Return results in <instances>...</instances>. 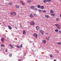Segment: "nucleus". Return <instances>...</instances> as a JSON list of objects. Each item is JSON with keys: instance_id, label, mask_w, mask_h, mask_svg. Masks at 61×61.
I'll use <instances>...</instances> for the list:
<instances>
[{"instance_id": "nucleus-1", "label": "nucleus", "mask_w": 61, "mask_h": 61, "mask_svg": "<svg viewBox=\"0 0 61 61\" xmlns=\"http://www.w3.org/2000/svg\"><path fill=\"white\" fill-rule=\"evenodd\" d=\"M55 25L56 26L58 29H59L60 28V26L59 24H55Z\"/></svg>"}, {"instance_id": "nucleus-2", "label": "nucleus", "mask_w": 61, "mask_h": 61, "mask_svg": "<svg viewBox=\"0 0 61 61\" xmlns=\"http://www.w3.org/2000/svg\"><path fill=\"white\" fill-rule=\"evenodd\" d=\"M10 14L11 15H13L15 16L16 15V13L15 12H12L10 13Z\"/></svg>"}, {"instance_id": "nucleus-3", "label": "nucleus", "mask_w": 61, "mask_h": 61, "mask_svg": "<svg viewBox=\"0 0 61 61\" xmlns=\"http://www.w3.org/2000/svg\"><path fill=\"white\" fill-rule=\"evenodd\" d=\"M30 24L31 25H35V23L32 21L31 22Z\"/></svg>"}, {"instance_id": "nucleus-4", "label": "nucleus", "mask_w": 61, "mask_h": 61, "mask_svg": "<svg viewBox=\"0 0 61 61\" xmlns=\"http://www.w3.org/2000/svg\"><path fill=\"white\" fill-rule=\"evenodd\" d=\"M40 32L42 34V35H44V31L43 30H41Z\"/></svg>"}, {"instance_id": "nucleus-5", "label": "nucleus", "mask_w": 61, "mask_h": 61, "mask_svg": "<svg viewBox=\"0 0 61 61\" xmlns=\"http://www.w3.org/2000/svg\"><path fill=\"white\" fill-rule=\"evenodd\" d=\"M27 2L28 3H29L30 4L31 3V2H32V1L31 0H29L27 1Z\"/></svg>"}, {"instance_id": "nucleus-6", "label": "nucleus", "mask_w": 61, "mask_h": 61, "mask_svg": "<svg viewBox=\"0 0 61 61\" xmlns=\"http://www.w3.org/2000/svg\"><path fill=\"white\" fill-rule=\"evenodd\" d=\"M15 6L17 8H19V6L18 5H15Z\"/></svg>"}, {"instance_id": "nucleus-7", "label": "nucleus", "mask_w": 61, "mask_h": 61, "mask_svg": "<svg viewBox=\"0 0 61 61\" xmlns=\"http://www.w3.org/2000/svg\"><path fill=\"white\" fill-rule=\"evenodd\" d=\"M40 29V28L38 26H37L36 27V29L37 30H38Z\"/></svg>"}, {"instance_id": "nucleus-8", "label": "nucleus", "mask_w": 61, "mask_h": 61, "mask_svg": "<svg viewBox=\"0 0 61 61\" xmlns=\"http://www.w3.org/2000/svg\"><path fill=\"white\" fill-rule=\"evenodd\" d=\"M34 36L35 37H36V38L37 37V34H36V33H34Z\"/></svg>"}, {"instance_id": "nucleus-9", "label": "nucleus", "mask_w": 61, "mask_h": 61, "mask_svg": "<svg viewBox=\"0 0 61 61\" xmlns=\"http://www.w3.org/2000/svg\"><path fill=\"white\" fill-rule=\"evenodd\" d=\"M47 0H43V2L44 3H47Z\"/></svg>"}, {"instance_id": "nucleus-10", "label": "nucleus", "mask_w": 61, "mask_h": 61, "mask_svg": "<svg viewBox=\"0 0 61 61\" xmlns=\"http://www.w3.org/2000/svg\"><path fill=\"white\" fill-rule=\"evenodd\" d=\"M8 27L9 29H10V30H11V29H12V28L10 26H8Z\"/></svg>"}, {"instance_id": "nucleus-11", "label": "nucleus", "mask_w": 61, "mask_h": 61, "mask_svg": "<svg viewBox=\"0 0 61 61\" xmlns=\"http://www.w3.org/2000/svg\"><path fill=\"white\" fill-rule=\"evenodd\" d=\"M45 17L48 18L49 17V16L48 15H46L45 16Z\"/></svg>"}, {"instance_id": "nucleus-12", "label": "nucleus", "mask_w": 61, "mask_h": 61, "mask_svg": "<svg viewBox=\"0 0 61 61\" xmlns=\"http://www.w3.org/2000/svg\"><path fill=\"white\" fill-rule=\"evenodd\" d=\"M42 41L44 44H45L46 42V41L45 40H42Z\"/></svg>"}, {"instance_id": "nucleus-13", "label": "nucleus", "mask_w": 61, "mask_h": 61, "mask_svg": "<svg viewBox=\"0 0 61 61\" xmlns=\"http://www.w3.org/2000/svg\"><path fill=\"white\" fill-rule=\"evenodd\" d=\"M30 17H31V18H33L34 16H33V14H31L30 15Z\"/></svg>"}, {"instance_id": "nucleus-14", "label": "nucleus", "mask_w": 61, "mask_h": 61, "mask_svg": "<svg viewBox=\"0 0 61 61\" xmlns=\"http://www.w3.org/2000/svg\"><path fill=\"white\" fill-rule=\"evenodd\" d=\"M34 6H31V7H30V9H34Z\"/></svg>"}, {"instance_id": "nucleus-15", "label": "nucleus", "mask_w": 61, "mask_h": 61, "mask_svg": "<svg viewBox=\"0 0 61 61\" xmlns=\"http://www.w3.org/2000/svg\"><path fill=\"white\" fill-rule=\"evenodd\" d=\"M4 40V38H2L1 39V42H3Z\"/></svg>"}, {"instance_id": "nucleus-16", "label": "nucleus", "mask_w": 61, "mask_h": 61, "mask_svg": "<svg viewBox=\"0 0 61 61\" xmlns=\"http://www.w3.org/2000/svg\"><path fill=\"white\" fill-rule=\"evenodd\" d=\"M40 7H41V6L39 5H38L37 6V7H38V8H40Z\"/></svg>"}, {"instance_id": "nucleus-17", "label": "nucleus", "mask_w": 61, "mask_h": 61, "mask_svg": "<svg viewBox=\"0 0 61 61\" xmlns=\"http://www.w3.org/2000/svg\"><path fill=\"white\" fill-rule=\"evenodd\" d=\"M41 9H43V8H44V6H41Z\"/></svg>"}, {"instance_id": "nucleus-18", "label": "nucleus", "mask_w": 61, "mask_h": 61, "mask_svg": "<svg viewBox=\"0 0 61 61\" xmlns=\"http://www.w3.org/2000/svg\"><path fill=\"white\" fill-rule=\"evenodd\" d=\"M50 12V13H51V14L54 13V11H53V10H51Z\"/></svg>"}, {"instance_id": "nucleus-19", "label": "nucleus", "mask_w": 61, "mask_h": 61, "mask_svg": "<svg viewBox=\"0 0 61 61\" xmlns=\"http://www.w3.org/2000/svg\"><path fill=\"white\" fill-rule=\"evenodd\" d=\"M23 33L24 34H25L26 33V32L25 31V30H23Z\"/></svg>"}, {"instance_id": "nucleus-20", "label": "nucleus", "mask_w": 61, "mask_h": 61, "mask_svg": "<svg viewBox=\"0 0 61 61\" xmlns=\"http://www.w3.org/2000/svg\"><path fill=\"white\" fill-rule=\"evenodd\" d=\"M55 31L56 32H58V30L56 29V30H55Z\"/></svg>"}, {"instance_id": "nucleus-21", "label": "nucleus", "mask_w": 61, "mask_h": 61, "mask_svg": "<svg viewBox=\"0 0 61 61\" xmlns=\"http://www.w3.org/2000/svg\"><path fill=\"white\" fill-rule=\"evenodd\" d=\"M51 15L52 16H55V15L53 14H51Z\"/></svg>"}, {"instance_id": "nucleus-22", "label": "nucleus", "mask_w": 61, "mask_h": 61, "mask_svg": "<svg viewBox=\"0 0 61 61\" xmlns=\"http://www.w3.org/2000/svg\"><path fill=\"white\" fill-rule=\"evenodd\" d=\"M58 45H61V42H59L57 43Z\"/></svg>"}, {"instance_id": "nucleus-23", "label": "nucleus", "mask_w": 61, "mask_h": 61, "mask_svg": "<svg viewBox=\"0 0 61 61\" xmlns=\"http://www.w3.org/2000/svg\"><path fill=\"white\" fill-rule=\"evenodd\" d=\"M10 46L11 47V48H14V47H13V46L12 45L10 44Z\"/></svg>"}, {"instance_id": "nucleus-24", "label": "nucleus", "mask_w": 61, "mask_h": 61, "mask_svg": "<svg viewBox=\"0 0 61 61\" xmlns=\"http://www.w3.org/2000/svg\"><path fill=\"white\" fill-rule=\"evenodd\" d=\"M8 4L9 5H11V4H12V3L11 2H10L8 3Z\"/></svg>"}, {"instance_id": "nucleus-25", "label": "nucleus", "mask_w": 61, "mask_h": 61, "mask_svg": "<svg viewBox=\"0 0 61 61\" xmlns=\"http://www.w3.org/2000/svg\"><path fill=\"white\" fill-rule=\"evenodd\" d=\"M38 11L39 12H41L42 11V10H41L39 9L38 10Z\"/></svg>"}, {"instance_id": "nucleus-26", "label": "nucleus", "mask_w": 61, "mask_h": 61, "mask_svg": "<svg viewBox=\"0 0 61 61\" xmlns=\"http://www.w3.org/2000/svg\"><path fill=\"white\" fill-rule=\"evenodd\" d=\"M33 15H34V16H36V15H36V13H34V14Z\"/></svg>"}, {"instance_id": "nucleus-27", "label": "nucleus", "mask_w": 61, "mask_h": 61, "mask_svg": "<svg viewBox=\"0 0 61 61\" xmlns=\"http://www.w3.org/2000/svg\"><path fill=\"white\" fill-rule=\"evenodd\" d=\"M1 46H2V47H4V46H5V45H4L1 44Z\"/></svg>"}, {"instance_id": "nucleus-28", "label": "nucleus", "mask_w": 61, "mask_h": 61, "mask_svg": "<svg viewBox=\"0 0 61 61\" xmlns=\"http://www.w3.org/2000/svg\"><path fill=\"white\" fill-rule=\"evenodd\" d=\"M15 46H16L17 47H18V48H19V46L17 45H15Z\"/></svg>"}, {"instance_id": "nucleus-29", "label": "nucleus", "mask_w": 61, "mask_h": 61, "mask_svg": "<svg viewBox=\"0 0 61 61\" xmlns=\"http://www.w3.org/2000/svg\"><path fill=\"white\" fill-rule=\"evenodd\" d=\"M42 11L44 13H45V12H46V10H42Z\"/></svg>"}, {"instance_id": "nucleus-30", "label": "nucleus", "mask_w": 61, "mask_h": 61, "mask_svg": "<svg viewBox=\"0 0 61 61\" xmlns=\"http://www.w3.org/2000/svg\"><path fill=\"white\" fill-rule=\"evenodd\" d=\"M47 1L48 2H50L51 1V0H47Z\"/></svg>"}, {"instance_id": "nucleus-31", "label": "nucleus", "mask_w": 61, "mask_h": 61, "mask_svg": "<svg viewBox=\"0 0 61 61\" xmlns=\"http://www.w3.org/2000/svg\"><path fill=\"white\" fill-rule=\"evenodd\" d=\"M20 47H21V48H22V47H23L22 45L21 44L20 45Z\"/></svg>"}, {"instance_id": "nucleus-32", "label": "nucleus", "mask_w": 61, "mask_h": 61, "mask_svg": "<svg viewBox=\"0 0 61 61\" xmlns=\"http://www.w3.org/2000/svg\"><path fill=\"white\" fill-rule=\"evenodd\" d=\"M25 5V4H24V2H22V5Z\"/></svg>"}, {"instance_id": "nucleus-33", "label": "nucleus", "mask_w": 61, "mask_h": 61, "mask_svg": "<svg viewBox=\"0 0 61 61\" xmlns=\"http://www.w3.org/2000/svg\"><path fill=\"white\" fill-rule=\"evenodd\" d=\"M46 39H47V40H49V39H48V38H47V37H46Z\"/></svg>"}, {"instance_id": "nucleus-34", "label": "nucleus", "mask_w": 61, "mask_h": 61, "mask_svg": "<svg viewBox=\"0 0 61 61\" xmlns=\"http://www.w3.org/2000/svg\"><path fill=\"white\" fill-rule=\"evenodd\" d=\"M12 56V54H10L9 55V56L10 57H11Z\"/></svg>"}, {"instance_id": "nucleus-35", "label": "nucleus", "mask_w": 61, "mask_h": 61, "mask_svg": "<svg viewBox=\"0 0 61 61\" xmlns=\"http://www.w3.org/2000/svg\"><path fill=\"white\" fill-rule=\"evenodd\" d=\"M34 10L35 11H36V10H37V8H35Z\"/></svg>"}, {"instance_id": "nucleus-36", "label": "nucleus", "mask_w": 61, "mask_h": 61, "mask_svg": "<svg viewBox=\"0 0 61 61\" xmlns=\"http://www.w3.org/2000/svg\"><path fill=\"white\" fill-rule=\"evenodd\" d=\"M56 21H58L59 20V19L58 18H57L56 19Z\"/></svg>"}, {"instance_id": "nucleus-37", "label": "nucleus", "mask_w": 61, "mask_h": 61, "mask_svg": "<svg viewBox=\"0 0 61 61\" xmlns=\"http://www.w3.org/2000/svg\"><path fill=\"white\" fill-rule=\"evenodd\" d=\"M20 2H21V3H22L23 2V1L22 0L20 1Z\"/></svg>"}, {"instance_id": "nucleus-38", "label": "nucleus", "mask_w": 61, "mask_h": 61, "mask_svg": "<svg viewBox=\"0 0 61 61\" xmlns=\"http://www.w3.org/2000/svg\"><path fill=\"white\" fill-rule=\"evenodd\" d=\"M50 56L51 57H53V56H52V55H50Z\"/></svg>"}, {"instance_id": "nucleus-39", "label": "nucleus", "mask_w": 61, "mask_h": 61, "mask_svg": "<svg viewBox=\"0 0 61 61\" xmlns=\"http://www.w3.org/2000/svg\"><path fill=\"white\" fill-rule=\"evenodd\" d=\"M59 33L60 34V33H61V30H60L59 31Z\"/></svg>"}, {"instance_id": "nucleus-40", "label": "nucleus", "mask_w": 61, "mask_h": 61, "mask_svg": "<svg viewBox=\"0 0 61 61\" xmlns=\"http://www.w3.org/2000/svg\"><path fill=\"white\" fill-rule=\"evenodd\" d=\"M50 38V37L49 36L48 37V39H49H49Z\"/></svg>"}, {"instance_id": "nucleus-41", "label": "nucleus", "mask_w": 61, "mask_h": 61, "mask_svg": "<svg viewBox=\"0 0 61 61\" xmlns=\"http://www.w3.org/2000/svg\"><path fill=\"white\" fill-rule=\"evenodd\" d=\"M5 51L7 52V49H6L5 50Z\"/></svg>"}, {"instance_id": "nucleus-42", "label": "nucleus", "mask_w": 61, "mask_h": 61, "mask_svg": "<svg viewBox=\"0 0 61 61\" xmlns=\"http://www.w3.org/2000/svg\"><path fill=\"white\" fill-rule=\"evenodd\" d=\"M20 59H19L18 60V61H20Z\"/></svg>"}, {"instance_id": "nucleus-43", "label": "nucleus", "mask_w": 61, "mask_h": 61, "mask_svg": "<svg viewBox=\"0 0 61 61\" xmlns=\"http://www.w3.org/2000/svg\"><path fill=\"white\" fill-rule=\"evenodd\" d=\"M57 52H58V53L59 52V51H57Z\"/></svg>"}, {"instance_id": "nucleus-44", "label": "nucleus", "mask_w": 61, "mask_h": 61, "mask_svg": "<svg viewBox=\"0 0 61 61\" xmlns=\"http://www.w3.org/2000/svg\"><path fill=\"white\" fill-rule=\"evenodd\" d=\"M56 60H54V61H56Z\"/></svg>"}, {"instance_id": "nucleus-45", "label": "nucleus", "mask_w": 61, "mask_h": 61, "mask_svg": "<svg viewBox=\"0 0 61 61\" xmlns=\"http://www.w3.org/2000/svg\"><path fill=\"white\" fill-rule=\"evenodd\" d=\"M46 34L47 35V33H46Z\"/></svg>"}, {"instance_id": "nucleus-46", "label": "nucleus", "mask_w": 61, "mask_h": 61, "mask_svg": "<svg viewBox=\"0 0 61 61\" xmlns=\"http://www.w3.org/2000/svg\"><path fill=\"white\" fill-rule=\"evenodd\" d=\"M15 28H16V27H15Z\"/></svg>"}]
</instances>
